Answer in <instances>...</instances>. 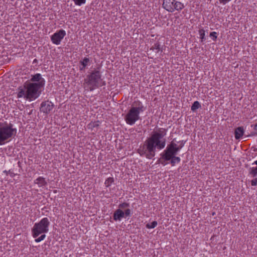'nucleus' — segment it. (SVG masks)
<instances>
[{"mask_svg": "<svg viewBox=\"0 0 257 257\" xmlns=\"http://www.w3.org/2000/svg\"><path fill=\"white\" fill-rule=\"evenodd\" d=\"M166 130L163 128H159L153 132L150 137L148 138L144 143L138 149V153L141 156H145L151 159L155 156L156 149L161 150L166 145Z\"/></svg>", "mask_w": 257, "mask_h": 257, "instance_id": "nucleus-1", "label": "nucleus"}, {"mask_svg": "<svg viewBox=\"0 0 257 257\" xmlns=\"http://www.w3.org/2000/svg\"><path fill=\"white\" fill-rule=\"evenodd\" d=\"M42 87L33 83H25L24 86L18 88V98H23L25 100L32 101L38 98L41 94Z\"/></svg>", "mask_w": 257, "mask_h": 257, "instance_id": "nucleus-2", "label": "nucleus"}, {"mask_svg": "<svg viewBox=\"0 0 257 257\" xmlns=\"http://www.w3.org/2000/svg\"><path fill=\"white\" fill-rule=\"evenodd\" d=\"M136 106L132 107L124 117L126 122L133 125L140 119V113L144 111V107L140 101L135 102L133 104Z\"/></svg>", "mask_w": 257, "mask_h": 257, "instance_id": "nucleus-3", "label": "nucleus"}, {"mask_svg": "<svg viewBox=\"0 0 257 257\" xmlns=\"http://www.w3.org/2000/svg\"><path fill=\"white\" fill-rule=\"evenodd\" d=\"M17 129L11 124H5L0 127V146L4 145L17 134Z\"/></svg>", "mask_w": 257, "mask_h": 257, "instance_id": "nucleus-4", "label": "nucleus"}, {"mask_svg": "<svg viewBox=\"0 0 257 257\" xmlns=\"http://www.w3.org/2000/svg\"><path fill=\"white\" fill-rule=\"evenodd\" d=\"M101 75L98 71L92 72L85 79L84 88L86 90H92L98 86L101 80Z\"/></svg>", "mask_w": 257, "mask_h": 257, "instance_id": "nucleus-5", "label": "nucleus"}, {"mask_svg": "<svg viewBox=\"0 0 257 257\" xmlns=\"http://www.w3.org/2000/svg\"><path fill=\"white\" fill-rule=\"evenodd\" d=\"M49 224V220L47 217H44L39 222L36 223L32 229L33 237L36 238L41 234L48 232Z\"/></svg>", "mask_w": 257, "mask_h": 257, "instance_id": "nucleus-6", "label": "nucleus"}, {"mask_svg": "<svg viewBox=\"0 0 257 257\" xmlns=\"http://www.w3.org/2000/svg\"><path fill=\"white\" fill-rule=\"evenodd\" d=\"M183 144H181L177 146V144L171 142V144L167 147L165 150L162 155V159L165 161L170 160L171 155H176L178 151L183 147Z\"/></svg>", "mask_w": 257, "mask_h": 257, "instance_id": "nucleus-7", "label": "nucleus"}, {"mask_svg": "<svg viewBox=\"0 0 257 257\" xmlns=\"http://www.w3.org/2000/svg\"><path fill=\"white\" fill-rule=\"evenodd\" d=\"M163 7L169 12H173L175 10L181 11L184 7L183 4L175 0H164Z\"/></svg>", "mask_w": 257, "mask_h": 257, "instance_id": "nucleus-8", "label": "nucleus"}, {"mask_svg": "<svg viewBox=\"0 0 257 257\" xmlns=\"http://www.w3.org/2000/svg\"><path fill=\"white\" fill-rule=\"evenodd\" d=\"M65 35V31L63 30H60L52 35L51 39L53 44L58 45Z\"/></svg>", "mask_w": 257, "mask_h": 257, "instance_id": "nucleus-9", "label": "nucleus"}, {"mask_svg": "<svg viewBox=\"0 0 257 257\" xmlns=\"http://www.w3.org/2000/svg\"><path fill=\"white\" fill-rule=\"evenodd\" d=\"M32 81L35 82L33 83L36 85L40 87H43L45 85V80L43 78L40 74H36L34 75L32 79Z\"/></svg>", "mask_w": 257, "mask_h": 257, "instance_id": "nucleus-10", "label": "nucleus"}, {"mask_svg": "<svg viewBox=\"0 0 257 257\" xmlns=\"http://www.w3.org/2000/svg\"><path fill=\"white\" fill-rule=\"evenodd\" d=\"M53 104L50 101L43 102L41 104V110L44 113H48L53 109Z\"/></svg>", "mask_w": 257, "mask_h": 257, "instance_id": "nucleus-11", "label": "nucleus"}, {"mask_svg": "<svg viewBox=\"0 0 257 257\" xmlns=\"http://www.w3.org/2000/svg\"><path fill=\"white\" fill-rule=\"evenodd\" d=\"M124 216V212L120 209H117L113 214V219L115 221L120 220Z\"/></svg>", "mask_w": 257, "mask_h": 257, "instance_id": "nucleus-12", "label": "nucleus"}, {"mask_svg": "<svg viewBox=\"0 0 257 257\" xmlns=\"http://www.w3.org/2000/svg\"><path fill=\"white\" fill-rule=\"evenodd\" d=\"M244 130L243 127H238L235 130V138L236 139H240L243 135Z\"/></svg>", "mask_w": 257, "mask_h": 257, "instance_id": "nucleus-13", "label": "nucleus"}, {"mask_svg": "<svg viewBox=\"0 0 257 257\" xmlns=\"http://www.w3.org/2000/svg\"><path fill=\"white\" fill-rule=\"evenodd\" d=\"M99 125V121H94V122H91L89 123L87 127L89 129L91 130V131L94 132H96L98 130V126Z\"/></svg>", "mask_w": 257, "mask_h": 257, "instance_id": "nucleus-14", "label": "nucleus"}, {"mask_svg": "<svg viewBox=\"0 0 257 257\" xmlns=\"http://www.w3.org/2000/svg\"><path fill=\"white\" fill-rule=\"evenodd\" d=\"M34 182L36 184H37L38 187H43L46 184V182L44 178L42 177H39L36 179Z\"/></svg>", "mask_w": 257, "mask_h": 257, "instance_id": "nucleus-15", "label": "nucleus"}, {"mask_svg": "<svg viewBox=\"0 0 257 257\" xmlns=\"http://www.w3.org/2000/svg\"><path fill=\"white\" fill-rule=\"evenodd\" d=\"M91 64V61L90 60L89 58L85 57L81 61V70L85 68L86 67L90 66Z\"/></svg>", "mask_w": 257, "mask_h": 257, "instance_id": "nucleus-16", "label": "nucleus"}, {"mask_svg": "<svg viewBox=\"0 0 257 257\" xmlns=\"http://www.w3.org/2000/svg\"><path fill=\"white\" fill-rule=\"evenodd\" d=\"M171 164L172 166H174L175 165L176 163H179L181 161V159L178 157H176L175 155H171Z\"/></svg>", "mask_w": 257, "mask_h": 257, "instance_id": "nucleus-17", "label": "nucleus"}, {"mask_svg": "<svg viewBox=\"0 0 257 257\" xmlns=\"http://www.w3.org/2000/svg\"><path fill=\"white\" fill-rule=\"evenodd\" d=\"M249 173L252 177H255L257 175V166L250 168L249 169Z\"/></svg>", "mask_w": 257, "mask_h": 257, "instance_id": "nucleus-18", "label": "nucleus"}, {"mask_svg": "<svg viewBox=\"0 0 257 257\" xmlns=\"http://www.w3.org/2000/svg\"><path fill=\"white\" fill-rule=\"evenodd\" d=\"M201 107V105L199 102L197 101H195L191 106V110L192 111H195L196 109L199 108Z\"/></svg>", "mask_w": 257, "mask_h": 257, "instance_id": "nucleus-19", "label": "nucleus"}, {"mask_svg": "<svg viewBox=\"0 0 257 257\" xmlns=\"http://www.w3.org/2000/svg\"><path fill=\"white\" fill-rule=\"evenodd\" d=\"M199 33L200 35V38L201 42H203L205 39V31L203 29H200L199 30Z\"/></svg>", "mask_w": 257, "mask_h": 257, "instance_id": "nucleus-20", "label": "nucleus"}, {"mask_svg": "<svg viewBox=\"0 0 257 257\" xmlns=\"http://www.w3.org/2000/svg\"><path fill=\"white\" fill-rule=\"evenodd\" d=\"M114 180L112 177L108 178L105 181V185L106 187H109L113 182Z\"/></svg>", "mask_w": 257, "mask_h": 257, "instance_id": "nucleus-21", "label": "nucleus"}, {"mask_svg": "<svg viewBox=\"0 0 257 257\" xmlns=\"http://www.w3.org/2000/svg\"><path fill=\"white\" fill-rule=\"evenodd\" d=\"M157 222L156 221H154L151 223H148L146 225V227L148 228H154L157 225Z\"/></svg>", "mask_w": 257, "mask_h": 257, "instance_id": "nucleus-22", "label": "nucleus"}, {"mask_svg": "<svg viewBox=\"0 0 257 257\" xmlns=\"http://www.w3.org/2000/svg\"><path fill=\"white\" fill-rule=\"evenodd\" d=\"M157 50V52L160 50V44L159 43H155L151 48V50Z\"/></svg>", "mask_w": 257, "mask_h": 257, "instance_id": "nucleus-23", "label": "nucleus"}, {"mask_svg": "<svg viewBox=\"0 0 257 257\" xmlns=\"http://www.w3.org/2000/svg\"><path fill=\"white\" fill-rule=\"evenodd\" d=\"M45 237H46V235H45V233H43L40 237L35 239V241L36 242H39L41 241L42 240H44V238H45Z\"/></svg>", "mask_w": 257, "mask_h": 257, "instance_id": "nucleus-24", "label": "nucleus"}, {"mask_svg": "<svg viewBox=\"0 0 257 257\" xmlns=\"http://www.w3.org/2000/svg\"><path fill=\"white\" fill-rule=\"evenodd\" d=\"M210 36L213 37V40L215 41L217 39V33L215 32H211Z\"/></svg>", "mask_w": 257, "mask_h": 257, "instance_id": "nucleus-25", "label": "nucleus"}, {"mask_svg": "<svg viewBox=\"0 0 257 257\" xmlns=\"http://www.w3.org/2000/svg\"><path fill=\"white\" fill-rule=\"evenodd\" d=\"M129 206V204L127 203H123L119 205V207L122 209H124Z\"/></svg>", "mask_w": 257, "mask_h": 257, "instance_id": "nucleus-26", "label": "nucleus"}, {"mask_svg": "<svg viewBox=\"0 0 257 257\" xmlns=\"http://www.w3.org/2000/svg\"><path fill=\"white\" fill-rule=\"evenodd\" d=\"M251 186H257V178L251 181Z\"/></svg>", "mask_w": 257, "mask_h": 257, "instance_id": "nucleus-27", "label": "nucleus"}, {"mask_svg": "<svg viewBox=\"0 0 257 257\" xmlns=\"http://www.w3.org/2000/svg\"><path fill=\"white\" fill-rule=\"evenodd\" d=\"M131 212V210L130 209H127L124 212V215H125V216H128L130 215Z\"/></svg>", "mask_w": 257, "mask_h": 257, "instance_id": "nucleus-28", "label": "nucleus"}, {"mask_svg": "<svg viewBox=\"0 0 257 257\" xmlns=\"http://www.w3.org/2000/svg\"><path fill=\"white\" fill-rule=\"evenodd\" d=\"M251 127H253V130H254V134L257 135V122L253 125H251Z\"/></svg>", "mask_w": 257, "mask_h": 257, "instance_id": "nucleus-29", "label": "nucleus"}, {"mask_svg": "<svg viewBox=\"0 0 257 257\" xmlns=\"http://www.w3.org/2000/svg\"><path fill=\"white\" fill-rule=\"evenodd\" d=\"M231 0H219V2L223 4H226V3L230 2Z\"/></svg>", "mask_w": 257, "mask_h": 257, "instance_id": "nucleus-30", "label": "nucleus"}, {"mask_svg": "<svg viewBox=\"0 0 257 257\" xmlns=\"http://www.w3.org/2000/svg\"><path fill=\"white\" fill-rule=\"evenodd\" d=\"M75 3L76 5L80 6V0H75Z\"/></svg>", "mask_w": 257, "mask_h": 257, "instance_id": "nucleus-31", "label": "nucleus"}, {"mask_svg": "<svg viewBox=\"0 0 257 257\" xmlns=\"http://www.w3.org/2000/svg\"><path fill=\"white\" fill-rule=\"evenodd\" d=\"M85 3V0H81V4H84Z\"/></svg>", "mask_w": 257, "mask_h": 257, "instance_id": "nucleus-32", "label": "nucleus"}, {"mask_svg": "<svg viewBox=\"0 0 257 257\" xmlns=\"http://www.w3.org/2000/svg\"><path fill=\"white\" fill-rule=\"evenodd\" d=\"M254 164H255V165H257V160H256V161H255V162H254V163H252V165H254Z\"/></svg>", "mask_w": 257, "mask_h": 257, "instance_id": "nucleus-33", "label": "nucleus"}, {"mask_svg": "<svg viewBox=\"0 0 257 257\" xmlns=\"http://www.w3.org/2000/svg\"><path fill=\"white\" fill-rule=\"evenodd\" d=\"M161 163H162V164H163L164 165H166V163H164V162H161Z\"/></svg>", "mask_w": 257, "mask_h": 257, "instance_id": "nucleus-34", "label": "nucleus"}]
</instances>
